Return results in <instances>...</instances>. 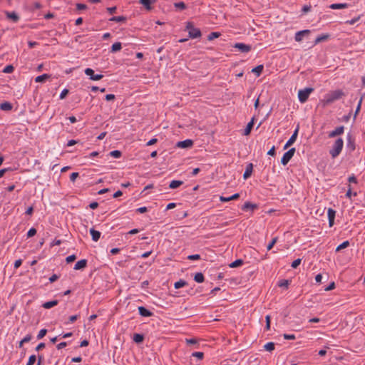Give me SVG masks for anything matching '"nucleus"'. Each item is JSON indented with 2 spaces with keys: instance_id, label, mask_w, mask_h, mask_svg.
Here are the masks:
<instances>
[{
  "instance_id": "8fccbe9b",
  "label": "nucleus",
  "mask_w": 365,
  "mask_h": 365,
  "mask_svg": "<svg viewBox=\"0 0 365 365\" xmlns=\"http://www.w3.org/2000/svg\"><path fill=\"white\" fill-rule=\"evenodd\" d=\"M301 261H302V259L300 258H298V259L294 260L291 265L292 267L294 269L297 268L300 264Z\"/></svg>"
},
{
  "instance_id": "2f4dec72",
  "label": "nucleus",
  "mask_w": 365,
  "mask_h": 365,
  "mask_svg": "<svg viewBox=\"0 0 365 365\" xmlns=\"http://www.w3.org/2000/svg\"><path fill=\"white\" fill-rule=\"evenodd\" d=\"M122 48L120 42L114 43L111 46V52L115 53L119 51Z\"/></svg>"
},
{
  "instance_id": "473e14b6",
  "label": "nucleus",
  "mask_w": 365,
  "mask_h": 365,
  "mask_svg": "<svg viewBox=\"0 0 365 365\" xmlns=\"http://www.w3.org/2000/svg\"><path fill=\"white\" fill-rule=\"evenodd\" d=\"M187 284V282L183 279H180L179 281L176 282L175 284H174V287L175 289H180L185 285Z\"/></svg>"
},
{
  "instance_id": "f257e3e1",
  "label": "nucleus",
  "mask_w": 365,
  "mask_h": 365,
  "mask_svg": "<svg viewBox=\"0 0 365 365\" xmlns=\"http://www.w3.org/2000/svg\"><path fill=\"white\" fill-rule=\"evenodd\" d=\"M344 93L341 90H336L327 93L323 101L324 106L329 105L334 101L341 98Z\"/></svg>"
},
{
  "instance_id": "a878e982",
  "label": "nucleus",
  "mask_w": 365,
  "mask_h": 365,
  "mask_svg": "<svg viewBox=\"0 0 365 365\" xmlns=\"http://www.w3.org/2000/svg\"><path fill=\"white\" fill-rule=\"evenodd\" d=\"M329 38V34H323V35L319 36L316 38V39L314 41V45L318 44L320 42L327 41Z\"/></svg>"
},
{
  "instance_id": "4be33fe9",
  "label": "nucleus",
  "mask_w": 365,
  "mask_h": 365,
  "mask_svg": "<svg viewBox=\"0 0 365 365\" xmlns=\"http://www.w3.org/2000/svg\"><path fill=\"white\" fill-rule=\"evenodd\" d=\"M12 108V104L8 101H5L0 104V109L2 110L9 111L11 110Z\"/></svg>"
},
{
  "instance_id": "bf43d9fd",
  "label": "nucleus",
  "mask_w": 365,
  "mask_h": 365,
  "mask_svg": "<svg viewBox=\"0 0 365 365\" xmlns=\"http://www.w3.org/2000/svg\"><path fill=\"white\" fill-rule=\"evenodd\" d=\"M79 176V174L77 172H75V173H72L70 175V180L71 182H74L76 180V179Z\"/></svg>"
},
{
  "instance_id": "a18cd8bd",
  "label": "nucleus",
  "mask_w": 365,
  "mask_h": 365,
  "mask_svg": "<svg viewBox=\"0 0 365 365\" xmlns=\"http://www.w3.org/2000/svg\"><path fill=\"white\" fill-rule=\"evenodd\" d=\"M277 237H274L272 241L268 244L267 247V250H272V248L273 247V246L275 245V243L277 242Z\"/></svg>"
},
{
  "instance_id": "72a5a7b5",
  "label": "nucleus",
  "mask_w": 365,
  "mask_h": 365,
  "mask_svg": "<svg viewBox=\"0 0 365 365\" xmlns=\"http://www.w3.org/2000/svg\"><path fill=\"white\" fill-rule=\"evenodd\" d=\"M264 348L267 351H272L274 350L275 344L274 342H268L264 346Z\"/></svg>"
},
{
  "instance_id": "864d4df0",
  "label": "nucleus",
  "mask_w": 365,
  "mask_h": 365,
  "mask_svg": "<svg viewBox=\"0 0 365 365\" xmlns=\"http://www.w3.org/2000/svg\"><path fill=\"white\" fill-rule=\"evenodd\" d=\"M283 337L284 339H287V340H294L296 339V336L294 334H284Z\"/></svg>"
},
{
  "instance_id": "ddd939ff",
  "label": "nucleus",
  "mask_w": 365,
  "mask_h": 365,
  "mask_svg": "<svg viewBox=\"0 0 365 365\" xmlns=\"http://www.w3.org/2000/svg\"><path fill=\"white\" fill-rule=\"evenodd\" d=\"M139 314L142 317H151L153 315V313L150 310L147 309L145 307L141 306L138 307Z\"/></svg>"
},
{
  "instance_id": "c756f323",
  "label": "nucleus",
  "mask_w": 365,
  "mask_h": 365,
  "mask_svg": "<svg viewBox=\"0 0 365 365\" xmlns=\"http://www.w3.org/2000/svg\"><path fill=\"white\" fill-rule=\"evenodd\" d=\"M127 18L124 16H113L110 19V21L115 22H125Z\"/></svg>"
},
{
  "instance_id": "7c9ffc66",
  "label": "nucleus",
  "mask_w": 365,
  "mask_h": 365,
  "mask_svg": "<svg viewBox=\"0 0 365 365\" xmlns=\"http://www.w3.org/2000/svg\"><path fill=\"white\" fill-rule=\"evenodd\" d=\"M264 66L263 65H259L254 68H252V72L255 73L257 76H259L263 71Z\"/></svg>"
},
{
  "instance_id": "49530a36",
  "label": "nucleus",
  "mask_w": 365,
  "mask_h": 365,
  "mask_svg": "<svg viewBox=\"0 0 365 365\" xmlns=\"http://www.w3.org/2000/svg\"><path fill=\"white\" fill-rule=\"evenodd\" d=\"M347 146L351 150H354L355 149V145L354 141L351 140V136L349 137V143Z\"/></svg>"
},
{
  "instance_id": "2eb2a0df",
  "label": "nucleus",
  "mask_w": 365,
  "mask_h": 365,
  "mask_svg": "<svg viewBox=\"0 0 365 365\" xmlns=\"http://www.w3.org/2000/svg\"><path fill=\"white\" fill-rule=\"evenodd\" d=\"M255 117H252L251 120L247 123L245 129L244 130L243 135H249L254 125Z\"/></svg>"
},
{
  "instance_id": "ea45409f",
  "label": "nucleus",
  "mask_w": 365,
  "mask_h": 365,
  "mask_svg": "<svg viewBox=\"0 0 365 365\" xmlns=\"http://www.w3.org/2000/svg\"><path fill=\"white\" fill-rule=\"evenodd\" d=\"M174 6L177 9H179L180 10H183V9H186V4L182 2V1H180V2H176L174 4Z\"/></svg>"
},
{
  "instance_id": "13d9d810",
  "label": "nucleus",
  "mask_w": 365,
  "mask_h": 365,
  "mask_svg": "<svg viewBox=\"0 0 365 365\" xmlns=\"http://www.w3.org/2000/svg\"><path fill=\"white\" fill-rule=\"evenodd\" d=\"M78 317H79V315H78V314L71 316L68 319V322L66 324L73 323L75 321H76L78 319Z\"/></svg>"
},
{
  "instance_id": "5fc2aeb1",
  "label": "nucleus",
  "mask_w": 365,
  "mask_h": 365,
  "mask_svg": "<svg viewBox=\"0 0 365 365\" xmlns=\"http://www.w3.org/2000/svg\"><path fill=\"white\" fill-rule=\"evenodd\" d=\"M36 234V230L34 227L31 228L27 232V237H31Z\"/></svg>"
},
{
  "instance_id": "c9c22d12",
  "label": "nucleus",
  "mask_w": 365,
  "mask_h": 365,
  "mask_svg": "<svg viewBox=\"0 0 365 365\" xmlns=\"http://www.w3.org/2000/svg\"><path fill=\"white\" fill-rule=\"evenodd\" d=\"M242 264H243L242 259H236L235 261H234L230 264V267H232V268L237 267L242 265Z\"/></svg>"
},
{
  "instance_id": "4d7b16f0",
  "label": "nucleus",
  "mask_w": 365,
  "mask_h": 365,
  "mask_svg": "<svg viewBox=\"0 0 365 365\" xmlns=\"http://www.w3.org/2000/svg\"><path fill=\"white\" fill-rule=\"evenodd\" d=\"M187 259L190 260H198L200 259V255L198 254L191 255L187 257Z\"/></svg>"
},
{
  "instance_id": "412c9836",
  "label": "nucleus",
  "mask_w": 365,
  "mask_h": 365,
  "mask_svg": "<svg viewBox=\"0 0 365 365\" xmlns=\"http://www.w3.org/2000/svg\"><path fill=\"white\" fill-rule=\"evenodd\" d=\"M349 6V4L346 3L341 4H332L329 6V8L331 9H346Z\"/></svg>"
},
{
  "instance_id": "f704fd0d",
  "label": "nucleus",
  "mask_w": 365,
  "mask_h": 365,
  "mask_svg": "<svg viewBox=\"0 0 365 365\" xmlns=\"http://www.w3.org/2000/svg\"><path fill=\"white\" fill-rule=\"evenodd\" d=\"M221 35V34L220 32H211L208 36H207V40L208 41H212L214 40L215 38H217L218 37H220Z\"/></svg>"
},
{
  "instance_id": "9d476101",
  "label": "nucleus",
  "mask_w": 365,
  "mask_h": 365,
  "mask_svg": "<svg viewBox=\"0 0 365 365\" xmlns=\"http://www.w3.org/2000/svg\"><path fill=\"white\" fill-rule=\"evenodd\" d=\"M328 220H329V227H332L334 224V219L336 215V211L332 208L328 209Z\"/></svg>"
},
{
  "instance_id": "e2e57ef3",
  "label": "nucleus",
  "mask_w": 365,
  "mask_h": 365,
  "mask_svg": "<svg viewBox=\"0 0 365 365\" xmlns=\"http://www.w3.org/2000/svg\"><path fill=\"white\" fill-rule=\"evenodd\" d=\"M68 89H63L61 94H60V98L61 99H63L66 98V96H67V94L68 93Z\"/></svg>"
},
{
  "instance_id": "37998d69",
  "label": "nucleus",
  "mask_w": 365,
  "mask_h": 365,
  "mask_svg": "<svg viewBox=\"0 0 365 365\" xmlns=\"http://www.w3.org/2000/svg\"><path fill=\"white\" fill-rule=\"evenodd\" d=\"M36 355H31L29 356L26 365H34V363L36 362Z\"/></svg>"
},
{
  "instance_id": "de8ad7c7",
  "label": "nucleus",
  "mask_w": 365,
  "mask_h": 365,
  "mask_svg": "<svg viewBox=\"0 0 365 365\" xmlns=\"http://www.w3.org/2000/svg\"><path fill=\"white\" fill-rule=\"evenodd\" d=\"M361 18V16H358L356 18H354L351 20H348L346 21L345 23L347 24H349V25H353L354 24L356 21H358Z\"/></svg>"
},
{
  "instance_id": "f3484780",
  "label": "nucleus",
  "mask_w": 365,
  "mask_h": 365,
  "mask_svg": "<svg viewBox=\"0 0 365 365\" xmlns=\"http://www.w3.org/2000/svg\"><path fill=\"white\" fill-rule=\"evenodd\" d=\"M252 170H253L252 163H249L246 167L245 171L243 174V178L245 179H247L248 178H250L252 175Z\"/></svg>"
},
{
  "instance_id": "0e129e2a",
  "label": "nucleus",
  "mask_w": 365,
  "mask_h": 365,
  "mask_svg": "<svg viewBox=\"0 0 365 365\" xmlns=\"http://www.w3.org/2000/svg\"><path fill=\"white\" fill-rule=\"evenodd\" d=\"M310 10H311V6L310 5H304L302 7V11L304 14H306V13L309 12Z\"/></svg>"
},
{
  "instance_id": "a211bd4d",
  "label": "nucleus",
  "mask_w": 365,
  "mask_h": 365,
  "mask_svg": "<svg viewBox=\"0 0 365 365\" xmlns=\"http://www.w3.org/2000/svg\"><path fill=\"white\" fill-rule=\"evenodd\" d=\"M87 265V260L83 259H81L79 261H78L75 266H74V269H84Z\"/></svg>"
},
{
  "instance_id": "f03ea898",
  "label": "nucleus",
  "mask_w": 365,
  "mask_h": 365,
  "mask_svg": "<svg viewBox=\"0 0 365 365\" xmlns=\"http://www.w3.org/2000/svg\"><path fill=\"white\" fill-rule=\"evenodd\" d=\"M343 145L344 141L342 138H339L335 140L331 149L329 150V153L333 158H335L340 154L342 150Z\"/></svg>"
},
{
  "instance_id": "603ef678",
  "label": "nucleus",
  "mask_w": 365,
  "mask_h": 365,
  "mask_svg": "<svg viewBox=\"0 0 365 365\" xmlns=\"http://www.w3.org/2000/svg\"><path fill=\"white\" fill-rule=\"evenodd\" d=\"M77 10H85L87 9L88 6L86 4L78 3L76 5Z\"/></svg>"
},
{
  "instance_id": "c03bdc74",
  "label": "nucleus",
  "mask_w": 365,
  "mask_h": 365,
  "mask_svg": "<svg viewBox=\"0 0 365 365\" xmlns=\"http://www.w3.org/2000/svg\"><path fill=\"white\" fill-rule=\"evenodd\" d=\"M46 333H47V329H41L38 332V334L37 335V339H42L43 337H44L46 336Z\"/></svg>"
},
{
  "instance_id": "6e6552de",
  "label": "nucleus",
  "mask_w": 365,
  "mask_h": 365,
  "mask_svg": "<svg viewBox=\"0 0 365 365\" xmlns=\"http://www.w3.org/2000/svg\"><path fill=\"white\" fill-rule=\"evenodd\" d=\"M299 131V127H297L295 130L294 131L293 134L290 137V138L288 140V141L286 143L285 145L284 146V149H287L290 145H292L296 140L297 135Z\"/></svg>"
},
{
  "instance_id": "4c0bfd02",
  "label": "nucleus",
  "mask_w": 365,
  "mask_h": 365,
  "mask_svg": "<svg viewBox=\"0 0 365 365\" xmlns=\"http://www.w3.org/2000/svg\"><path fill=\"white\" fill-rule=\"evenodd\" d=\"M352 195H353V196H356V195H357V192H352V191H351V185H349V186H348V190H347L346 193V197L347 198H349V199H350V198L351 197V196H352Z\"/></svg>"
},
{
  "instance_id": "69168bd1",
  "label": "nucleus",
  "mask_w": 365,
  "mask_h": 365,
  "mask_svg": "<svg viewBox=\"0 0 365 365\" xmlns=\"http://www.w3.org/2000/svg\"><path fill=\"white\" fill-rule=\"evenodd\" d=\"M115 98V95L113 94H107L106 96H105V99L107 101H113Z\"/></svg>"
},
{
  "instance_id": "58836bf2",
  "label": "nucleus",
  "mask_w": 365,
  "mask_h": 365,
  "mask_svg": "<svg viewBox=\"0 0 365 365\" xmlns=\"http://www.w3.org/2000/svg\"><path fill=\"white\" fill-rule=\"evenodd\" d=\"M289 284V280H287V279H282L278 283L279 287H285L286 289L288 288Z\"/></svg>"
},
{
  "instance_id": "3c124183",
  "label": "nucleus",
  "mask_w": 365,
  "mask_h": 365,
  "mask_svg": "<svg viewBox=\"0 0 365 365\" xmlns=\"http://www.w3.org/2000/svg\"><path fill=\"white\" fill-rule=\"evenodd\" d=\"M192 356L197 357L200 360H202L204 357V354L203 352L197 351L192 353Z\"/></svg>"
},
{
  "instance_id": "4468645a",
  "label": "nucleus",
  "mask_w": 365,
  "mask_h": 365,
  "mask_svg": "<svg viewBox=\"0 0 365 365\" xmlns=\"http://www.w3.org/2000/svg\"><path fill=\"white\" fill-rule=\"evenodd\" d=\"M5 15L8 19H11L13 22H17L19 20V16L15 11H5Z\"/></svg>"
},
{
  "instance_id": "39448f33",
  "label": "nucleus",
  "mask_w": 365,
  "mask_h": 365,
  "mask_svg": "<svg viewBox=\"0 0 365 365\" xmlns=\"http://www.w3.org/2000/svg\"><path fill=\"white\" fill-rule=\"evenodd\" d=\"M295 150H296L295 148H290L288 151H287L286 153H284V155H283V156H282V158L281 159V163L283 165H286L288 164L289 160L294 156Z\"/></svg>"
},
{
  "instance_id": "774afa93",
  "label": "nucleus",
  "mask_w": 365,
  "mask_h": 365,
  "mask_svg": "<svg viewBox=\"0 0 365 365\" xmlns=\"http://www.w3.org/2000/svg\"><path fill=\"white\" fill-rule=\"evenodd\" d=\"M58 278H59V277H58L57 274H53L51 277H50V278H49V282H50L51 283H53V282H54L55 281H56Z\"/></svg>"
},
{
  "instance_id": "9b49d317",
  "label": "nucleus",
  "mask_w": 365,
  "mask_h": 365,
  "mask_svg": "<svg viewBox=\"0 0 365 365\" xmlns=\"http://www.w3.org/2000/svg\"><path fill=\"white\" fill-rule=\"evenodd\" d=\"M193 145V141L190 139H187L182 141H179L177 143V146L181 148H191Z\"/></svg>"
},
{
  "instance_id": "5701e85b",
  "label": "nucleus",
  "mask_w": 365,
  "mask_h": 365,
  "mask_svg": "<svg viewBox=\"0 0 365 365\" xmlns=\"http://www.w3.org/2000/svg\"><path fill=\"white\" fill-rule=\"evenodd\" d=\"M183 184V181L182 180H173L170 182L169 185V187L170 189H176L181 186Z\"/></svg>"
},
{
  "instance_id": "6e6d98bb",
  "label": "nucleus",
  "mask_w": 365,
  "mask_h": 365,
  "mask_svg": "<svg viewBox=\"0 0 365 365\" xmlns=\"http://www.w3.org/2000/svg\"><path fill=\"white\" fill-rule=\"evenodd\" d=\"M76 259V256L75 255H71L68 256L66 258V262L67 263H71V262H73Z\"/></svg>"
},
{
  "instance_id": "20e7f679",
  "label": "nucleus",
  "mask_w": 365,
  "mask_h": 365,
  "mask_svg": "<svg viewBox=\"0 0 365 365\" xmlns=\"http://www.w3.org/2000/svg\"><path fill=\"white\" fill-rule=\"evenodd\" d=\"M313 91V88H306L304 89L299 90L298 92L299 101L302 103H305Z\"/></svg>"
},
{
  "instance_id": "6ab92c4d",
  "label": "nucleus",
  "mask_w": 365,
  "mask_h": 365,
  "mask_svg": "<svg viewBox=\"0 0 365 365\" xmlns=\"http://www.w3.org/2000/svg\"><path fill=\"white\" fill-rule=\"evenodd\" d=\"M239 197H240V194L239 193H235V194H234L232 196L228 197H224V196H220V200L221 202H229L230 200H237Z\"/></svg>"
},
{
  "instance_id": "1a4fd4ad",
  "label": "nucleus",
  "mask_w": 365,
  "mask_h": 365,
  "mask_svg": "<svg viewBox=\"0 0 365 365\" xmlns=\"http://www.w3.org/2000/svg\"><path fill=\"white\" fill-rule=\"evenodd\" d=\"M311 33L310 30L305 29L302 31H299L295 34L294 39L297 42H300L302 40V37L305 35H309Z\"/></svg>"
},
{
  "instance_id": "0eeeda50",
  "label": "nucleus",
  "mask_w": 365,
  "mask_h": 365,
  "mask_svg": "<svg viewBox=\"0 0 365 365\" xmlns=\"http://www.w3.org/2000/svg\"><path fill=\"white\" fill-rule=\"evenodd\" d=\"M233 47L238 48L242 53H248L252 50V46L250 45L243 43H236Z\"/></svg>"
},
{
  "instance_id": "09e8293b",
  "label": "nucleus",
  "mask_w": 365,
  "mask_h": 365,
  "mask_svg": "<svg viewBox=\"0 0 365 365\" xmlns=\"http://www.w3.org/2000/svg\"><path fill=\"white\" fill-rule=\"evenodd\" d=\"M265 321H266L265 329L266 330H269V329H270V321H271V317H270L269 315H267L266 316Z\"/></svg>"
},
{
  "instance_id": "bb28decb",
  "label": "nucleus",
  "mask_w": 365,
  "mask_h": 365,
  "mask_svg": "<svg viewBox=\"0 0 365 365\" xmlns=\"http://www.w3.org/2000/svg\"><path fill=\"white\" fill-rule=\"evenodd\" d=\"M50 78V75L47 73H44L43 75L38 76L36 78L35 81L36 83H42L44 82L46 79Z\"/></svg>"
},
{
  "instance_id": "cd10ccee",
  "label": "nucleus",
  "mask_w": 365,
  "mask_h": 365,
  "mask_svg": "<svg viewBox=\"0 0 365 365\" xmlns=\"http://www.w3.org/2000/svg\"><path fill=\"white\" fill-rule=\"evenodd\" d=\"M133 339L135 343L140 344L143 341L144 336L140 334H134Z\"/></svg>"
},
{
  "instance_id": "052dcab7",
  "label": "nucleus",
  "mask_w": 365,
  "mask_h": 365,
  "mask_svg": "<svg viewBox=\"0 0 365 365\" xmlns=\"http://www.w3.org/2000/svg\"><path fill=\"white\" fill-rule=\"evenodd\" d=\"M361 102H362V97L361 98V99L359 100V103L357 105V107H356V111H355V113H354V118H356V115L359 113V112L360 111V109H361Z\"/></svg>"
},
{
  "instance_id": "c85d7f7f",
  "label": "nucleus",
  "mask_w": 365,
  "mask_h": 365,
  "mask_svg": "<svg viewBox=\"0 0 365 365\" xmlns=\"http://www.w3.org/2000/svg\"><path fill=\"white\" fill-rule=\"evenodd\" d=\"M194 280L197 283H202L205 280V277L202 273L197 272L194 277Z\"/></svg>"
},
{
  "instance_id": "680f3d73",
  "label": "nucleus",
  "mask_w": 365,
  "mask_h": 365,
  "mask_svg": "<svg viewBox=\"0 0 365 365\" xmlns=\"http://www.w3.org/2000/svg\"><path fill=\"white\" fill-rule=\"evenodd\" d=\"M348 181L350 183H355V184H356L358 182L356 178L354 175H352L351 176H350L348 178Z\"/></svg>"
},
{
  "instance_id": "e433bc0d",
  "label": "nucleus",
  "mask_w": 365,
  "mask_h": 365,
  "mask_svg": "<svg viewBox=\"0 0 365 365\" xmlns=\"http://www.w3.org/2000/svg\"><path fill=\"white\" fill-rule=\"evenodd\" d=\"M349 245V242L348 240L343 242L341 244H340L339 246H337L336 251L339 252L342 249L346 248Z\"/></svg>"
},
{
  "instance_id": "338daca9",
  "label": "nucleus",
  "mask_w": 365,
  "mask_h": 365,
  "mask_svg": "<svg viewBox=\"0 0 365 365\" xmlns=\"http://www.w3.org/2000/svg\"><path fill=\"white\" fill-rule=\"evenodd\" d=\"M335 288V283L334 282H332L331 283H330V284L324 290L325 291H331L332 289H334Z\"/></svg>"
},
{
  "instance_id": "a19ab883",
  "label": "nucleus",
  "mask_w": 365,
  "mask_h": 365,
  "mask_svg": "<svg viewBox=\"0 0 365 365\" xmlns=\"http://www.w3.org/2000/svg\"><path fill=\"white\" fill-rule=\"evenodd\" d=\"M122 155V153L120 151V150H113L110 153V155L111 157H113V158H118L121 156Z\"/></svg>"
},
{
  "instance_id": "dca6fc26",
  "label": "nucleus",
  "mask_w": 365,
  "mask_h": 365,
  "mask_svg": "<svg viewBox=\"0 0 365 365\" xmlns=\"http://www.w3.org/2000/svg\"><path fill=\"white\" fill-rule=\"evenodd\" d=\"M155 2V0H139V3L141 4L148 11H150L153 9L151 4Z\"/></svg>"
},
{
  "instance_id": "423d86ee",
  "label": "nucleus",
  "mask_w": 365,
  "mask_h": 365,
  "mask_svg": "<svg viewBox=\"0 0 365 365\" xmlns=\"http://www.w3.org/2000/svg\"><path fill=\"white\" fill-rule=\"evenodd\" d=\"M85 74L90 77V79L93 81H98L103 78V76L102 74H94V71L92 68H87L85 70Z\"/></svg>"
},
{
  "instance_id": "b1692460",
  "label": "nucleus",
  "mask_w": 365,
  "mask_h": 365,
  "mask_svg": "<svg viewBox=\"0 0 365 365\" xmlns=\"http://www.w3.org/2000/svg\"><path fill=\"white\" fill-rule=\"evenodd\" d=\"M58 303V300H52L49 302H46L43 304L42 307L45 309H50L56 305H57Z\"/></svg>"
},
{
  "instance_id": "7ed1b4c3",
  "label": "nucleus",
  "mask_w": 365,
  "mask_h": 365,
  "mask_svg": "<svg viewBox=\"0 0 365 365\" xmlns=\"http://www.w3.org/2000/svg\"><path fill=\"white\" fill-rule=\"evenodd\" d=\"M185 30L188 31V36L191 38H199L202 36L200 30L195 28L192 22H187Z\"/></svg>"
},
{
  "instance_id": "f8f14e48",
  "label": "nucleus",
  "mask_w": 365,
  "mask_h": 365,
  "mask_svg": "<svg viewBox=\"0 0 365 365\" xmlns=\"http://www.w3.org/2000/svg\"><path fill=\"white\" fill-rule=\"evenodd\" d=\"M344 127L343 125L339 126L335 128V130L330 132L328 135L329 138H334L337 135H339L344 133Z\"/></svg>"
},
{
  "instance_id": "79ce46f5",
  "label": "nucleus",
  "mask_w": 365,
  "mask_h": 365,
  "mask_svg": "<svg viewBox=\"0 0 365 365\" xmlns=\"http://www.w3.org/2000/svg\"><path fill=\"white\" fill-rule=\"evenodd\" d=\"M14 70V67L12 65H8L4 68L3 72L5 73H11Z\"/></svg>"
},
{
  "instance_id": "393cba45",
  "label": "nucleus",
  "mask_w": 365,
  "mask_h": 365,
  "mask_svg": "<svg viewBox=\"0 0 365 365\" xmlns=\"http://www.w3.org/2000/svg\"><path fill=\"white\" fill-rule=\"evenodd\" d=\"M257 207V204H253V203H252V202H246L243 205V206H242V209L243 210H248V209L254 210V209H256Z\"/></svg>"
},
{
  "instance_id": "aec40b11",
  "label": "nucleus",
  "mask_w": 365,
  "mask_h": 365,
  "mask_svg": "<svg viewBox=\"0 0 365 365\" xmlns=\"http://www.w3.org/2000/svg\"><path fill=\"white\" fill-rule=\"evenodd\" d=\"M90 233L93 241L97 242L100 239L101 232L99 231L96 230L93 228H91L90 230Z\"/></svg>"
}]
</instances>
